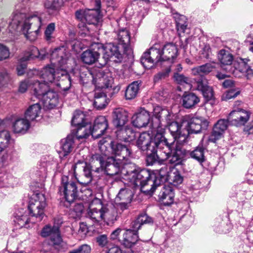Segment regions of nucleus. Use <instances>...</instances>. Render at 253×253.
<instances>
[{
  "label": "nucleus",
  "instance_id": "obj_20",
  "mask_svg": "<svg viewBox=\"0 0 253 253\" xmlns=\"http://www.w3.org/2000/svg\"><path fill=\"white\" fill-rule=\"evenodd\" d=\"M251 113L241 108L234 110L229 114L228 119L232 125L236 126H244L249 121Z\"/></svg>",
  "mask_w": 253,
  "mask_h": 253
},
{
  "label": "nucleus",
  "instance_id": "obj_1",
  "mask_svg": "<svg viewBox=\"0 0 253 253\" xmlns=\"http://www.w3.org/2000/svg\"><path fill=\"white\" fill-rule=\"evenodd\" d=\"M68 60V53L64 46L55 48L51 53L50 65L44 67L40 72L41 81H36L32 86L36 93L42 94L50 85H56L67 90L71 86V81L65 66Z\"/></svg>",
  "mask_w": 253,
  "mask_h": 253
},
{
  "label": "nucleus",
  "instance_id": "obj_36",
  "mask_svg": "<svg viewBox=\"0 0 253 253\" xmlns=\"http://www.w3.org/2000/svg\"><path fill=\"white\" fill-rule=\"evenodd\" d=\"M118 217L116 208L112 206L103 205L102 220L106 222H113L117 220Z\"/></svg>",
  "mask_w": 253,
  "mask_h": 253
},
{
  "label": "nucleus",
  "instance_id": "obj_58",
  "mask_svg": "<svg viewBox=\"0 0 253 253\" xmlns=\"http://www.w3.org/2000/svg\"><path fill=\"white\" fill-rule=\"evenodd\" d=\"M36 82L35 80L32 81L29 79L20 82L18 87V92L21 93H25L30 87H31L32 89L34 92L32 85L33 84Z\"/></svg>",
  "mask_w": 253,
  "mask_h": 253
},
{
  "label": "nucleus",
  "instance_id": "obj_60",
  "mask_svg": "<svg viewBox=\"0 0 253 253\" xmlns=\"http://www.w3.org/2000/svg\"><path fill=\"white\" fill-rule=\"evenodd\" d=\"M84 209V207L82 203H76L74 207L71 209V213L73 214L75 217H78L81 215Z\"/></svg>",
  "mask_w": 253,
  "mask_h": 253
},
{
  "label": "nucleus",
  "instance_id": "obj_7",
  "mask_svg": "<svg viewBox=\"0 0 253 253\" xmlns=\"http://www.w3.org/2000/svg\"><path fill=\"white\" fill-rule=\"evenodd\" d=\"M166 138L162 133L157 132L152 138L150 134L146 132L141 133L136 141V145L142 151H154L156 147H161L165 144Z\"/></svg>",
  "mask_w": 253,
  "mask_h": 253
},
{
  "label": "nucleus",
  "instance_id": "obj_32",
  "mask_svg": "<svg viewBox=\"0 0 253 253\" xmlns=\"http://www.w3.org/2000/svg\"><path fill=\"white\" fill-rule=\"evenodd\" d=\"M159 198L164 205L169 206L174 201V192L171 186L165 185L159 194Z\"/></svg>",
  "mask_w": 253,
  "mask_h": 253
},
{
  "label": "nucleus",
  "instance_id": "obj_40",
  "mask_svg": "<svg viewBox=\"0 0 253 253\" xmlns=\"http://www.w3.org/2000/svg\"><path fill=\"white\" fill-rule=\"evenodd\" d=\"M146 52L149 54L150 57H151L156 64L162 61H164L163 60L162 46L159 43L155 44Z\"/></svg>",
  "mask_w": 253,
  "mask_h": 253
},
{
  "label": "nucleus",
  "instance_id": "obj_64",
  "mask_svg": "<svg viewBox=\"0 0 253 253\" xmlns=\"http://www.w3.org/2000/svg\"><path fill=\"white\" fill-rule=\"evenodd\" d=\"M126 252L123 253L119 247L111 245L107 247L102 253H126Z\"/></svg>",
  "mask_w": 253,
  "mask_h": 253
},
{
  "label": "nucleus",
  "instance_id": "obj_30",
  "mask_svg": "<svg viewBox=\"0 0 253 253\" xmlns=\"http://www.w3.org/2000/svg\"><path fill=\"white\" fill-rule=\"evenodd\" d=\"M128 112L123 108L115 109L112 114L113 123L119 128L123 127L128 121Z\"/></svg>",
  "mask_w": 253,
  "mask_h": 253
},
{
  "label": "nucleus",
  "instance_id": "obj_10",
  "mask_svg": "<svg viewBox=\"0 0 253 253\" xmlns=\"http://www.w3.org/2000/svg\"><path fill=\"white\" fill-rule=\"evenodd\" d=\"M106 141L100 140L99 142V147L101 154L96 153L93 155L89 159V167L97 172L102 171L105 160L110 152L107 149L105 145Z\"/></svg>",
  "mask_w": 253,
  "mask_h": 253
},
{
  "label": "nucleus",
  "instance_id": "obj_13",
  "mask_svg": "<svg viewBox=\"0 0 253 253\" xmlns=\"http://www.w3.org/2000/svg\"><path fill=\"white\" fill-rule=\"evenodd\" d=\"M41 235L43 237L49 236V245L58 251L60 250L63 245L58 226L51 227L48 225H46L42 229Z\"/></svg>",
  "mask_w": 253,
  "mask_h": 253
},
{
  "label": "nucleus",
  "instance_id": "obj_52",
  "mask_svg": "<svg viewBox=\"0 0 253 253\" xmlns=\"http://www.w3.org/2000/svg\"><path fill=\"white\" fill-rule=\"evenodd\" d=\"M214 230L219 233H227L232 228L231 225L223 222L220 218L217 219L213 225Z\"/></svg>",
  "mask_w": 253,
  "mask_h": 253
},
{
  "label": "nucleus",
  "instance_id": "obj_57",
  "mask_svg": "<svg viewBox=\"0 0 253 253\" xmlns=\"http://www.w3.org/2000/svg\"><path fill=\"white\" fill-rule=\"evenodd\" d=\"M55 25L54 23H51L47 26L45 32V39L48 42H52L54 41V37L53 34L55 31Z\"/></svg>",
  "mask_w": 253,
  "mask_h": 253
},
{
  "label": "nucleus",
  "instance_id": "obj_42",
  "mask_svg": "<svg viewBox=\"0 0 253 253\" xmlns=\"http://www.w3.org/2000/svg\"><path fill=\"white\" fill-rule=\"evenodd\" d=\"M171 13L175 20L176 28L179 34L184 33L187 27L185 16L179 14L174 10H171Z\"/></svg>",
  "mask_w": 253,
  "mask_h": 253
},
{
  "label": "nucleus",
  "instance_id": "obj_28",
  "mask_svg": "<svg viewBox=\"0 0 253 253\" xmlns=\"http://www.w3.org/2000/svg\"><path fill=\"white\" fill-rule=\"evenodd\" d=\"M132 198V192L127 188L121 189L118 194L116 201L119 202L118 208L122 211L127 208L128 204L130 203Z\"/></svg>",
  "mask_w": 253,
  "mask_h": 253
},
{
  "label": "nucleus",
  "instance_id": "obj_15",
  "mask_svg": "<svg viewBox=\"0 0 253 253\" xmlns=\"http://www.w3.org/2000/svg\"><path fill=\"white\" fill-rule=\"evenodd\" d=\"M95 46L97 50L100 51V53H102L103 61L100 64L101 66L106 65L109 59L113 57L120 59L122 58V55L119 50L118 47L112 43H108L104 46L100 43H95Z\"/></svg>",
  "mask_w": 253,
  "mask_h": 253
},
{
  "label": "nucleus",
  "instance_id": "obj_17",
  "mask_svg": "<svg viewBox=\"0 0 253 253\" xmlns=\"http://www.w3.org/2000/svg\"><path fill=\"white\" fill-rule=\"evenodd\" d=\"M44 55L45 54L43 51H39L38 48L35 46L30 47L28 50L20 58L21 63L17 67L18 75L21 76L24 74L27 67L26 64L24 63L25 62L33 59L34 58H39L41 59H43Z\"/></svg>",
  "mask_w": 253,
  "mask_h": 253
},
{
  "label": "nucleus",
  "instance_id": "obj_31",
  "mask_svg": "<svg viewBox=\"0 0 253 253\" xmlns=\"http://www.w3.org/2000/svg\"><path fill=\"white\" fill-rule=\"evenodd\" d=\"M10 137V134L8 131L2 130L0 132V162L4 163L8 158L5 148Z\"/></svg>",
  "mask_w": 253,
  "mask_h": 253
},
{
  "label": "nucleus",
  "instance_id": "obj_22",
  "mask_svg": "<svg viewBox=\"0 0 253 253\" xmlns=\"http://www.w3.org/2000/svg\"><path fill=\"white\" fill-rule=\"evenodd\" d=\"M249 59L247 58H239L237 63H234V69L228 70V72L232 73L234 76L241 78L243 76H247L252 73L250 67L248 64Z\"/></svg>",
  "mask_w": 253,
  "mask_h": 253
},
{
  "label": "nucleus",
  "instance_id": "obj_9",
  "mask_svg": "<svg viewBox=\"0 0 253 253\" xmlns=\"http://www.w3.org/2000/svg\"><path fill=\"white\" fill-rule=\"evenodd\" d=\"M46 206V199L44 194L41 193H34L29 201L28 210L32 216L41 221L44 216Z\"/></svg>",
  "mask_w": 253,
  "mask_h": 253
},
{
  "label": "nucleus",
  "instance_id": "obj_19",
  "mask_svg": "<svg viewBox=\"0 0 253 253\" xmlns=\"http://www.w3.org/2000/svg\"><path fill=\"white\" fill-rule=\"evenodd\" d=\"M103 205L101 201L94 198L90 203L87 211L86 217L94 222L102 220Z\"/></svg>",
  "mask_w": 253,
  "mask_h": 253
},
{
  "label": "nucleus",
  "instance_id": "obj_48",
  "mask_svg": "<svg viewBox=\"0 0 253 253\" xmlns=\"http://www.w3.org/2000/svg\"><path fill=\"white\" fill-rule=\"evenodd\" d=\"M106 95L102 91L96 90L94 93V106L97 109H102L106 105Z\"/></svg>",
  "mask_w": 253,
  "mask_h": 253
},
{
  "label": "nucleus",
  "instance_id": "obj_50",
  "mask_svg": "<svg viewBox=\"0 0 253 253\" xmlns=\"http://www.w3.org/2000/svg\"><path fill=\"white\" fill-rule=\"evenodd\" d=\"M139 83L138 81H134L129 84L126 90L125 97L127 100H131L134 98L138 92Z\"/></svg>",
  "mask_w": 253,
  "mask_h": 253
},
{
  "label": "nucleus",
  "instance_id": "obj_35",
  "mask_svg": "<svg viewBox=\"0 0 253 253\" xmlns=\"http://www.w3.org/2000/svg\"><path fill=\"white\" fill-rule=\"evenodd\" d=\"M74 139V136L70 135L61 140V150L59 152L60 157L68 155L73 151L75 146Z\"/></svg>",
  "mask_w": 253,
  "mask_h": 253
},
{
  "label": "nucleus",
  "instance_id": "obj_11",
  "mask_svg": "<svg viewBox=\"0 0 253 253\" xmlns=\"http://www.w3.org/2000/svg\"><path fill=\"white\" fill-rule=\"evenodd\" d=\"M95 9H87L85 10H79L76 11L77 18L81 21L79 24V27H84L85 22L88 24H95L98 20L99 9L101 7V2L99 0H96Z\"/></svg>",
  "mask_w": 253,
  "mask_h": 253
},
{
  "label": "nucleus",
  "instance_id": "obj_47",
  "mask_svg": "<svg viewBox=\"0 0 253 253\" xmlns=\"http://www.w3.org/2000/svg\"><path fill=\"white\" fill-rule=\"evenodd\" d=\"M167 181L174 186H177L183 181V177L179 171L174 168L169 169V178Z\"/></svg>",
  "mask_w": 253,
  "mask_h": 253
},
{
  "label": "nucleus",
  "instance_id": "obj_27",
  "mask_svg": "<svg viewBox=\"0 0 253 253\" xmlns=\"http://www.w3.org/2000/svg\"><path fill=\"white\" fill-rule=\"evenodd\" d=\"M229 121L228 119H220L214 125L212 131L209 137V141L215 143L219 139L227 128Z\"/></svg>",
  "mask_w": 253,
  "mask_h": 253
},
{
  "label": "nucleus",
  "instance_id": "obj_43",
  "mask_svg": "<svg viewBox=\"0 0 253 253\" xmlns=\"http://www.w3.org/2000/svg\"><path fill=\"white\" fill-rule=\"evenodd\" d=\"M215 63L212 62L197 66L192 69V73L195 76L202 77L212 71L215 68Z\"/></svg>",
  "mask_w": 253,
  "mask_h": 253
},
{
  "label": "nucleus",
  "instance_id": "obj_54",
  "mask_svg": "<svg viewBox=\"0 0 253 253\" xmlns=\"http://www.w3.org/2000/svg\"><path fill=\"white\" fill-rule=\"evenodd\" d=\"M63 4V0H46L44 2V7L49 13L58 10Z\"/></svg>",
  "mask_w": 253,
  "mask_h": 253
},
{
  "label": "nucleus",
  "instance_id": "obj_59",
  "mask_svg": "<svg viewBox=\"0 0 253 253\" xmlns=\"http://www.w3.org/2000/svg\"><path fill=\"white\" fill-rule=\"evenodd\" d=\"M141 63L145 68L148 69L151 68L154 64H156L152 58L150 57L149 54L146 52L143 53L141 58Z\"/></svg>",
  "mask_w": 253,
  "mask_h": 253
},
{
  "label": "nucleus",
  "instance_id": "obj_8",
  "mask_svg": "<svg viewBox=\"0 0 253 253\" xmlns=\"http://www.w3.org/2000/svg\"><path fill=\"white\" fill-rule=\"evenodd\" d=\"M181 124L187 130V135L190 133L197 134L203 129H206L209 126L208 121L205 118L187 115L183 116L181 119Z\"/></svg>",
  "mask_w": 253,
  "mask_h": 253
},
{
  "label": "nucleus",
  "instance_id": "obj_29",
  "mask_svg": "<svg viewBox=\"0 0 253 253\" xmlns=\"http://www.w3.org/2000/svg\"><path fill=\"white\" fill-rule=\"evenodd\" d=\"M100 52L95 46V43H93L90 48L84 51L81 54V59L83 62L88 65H91L95 63L98 59Z\"/></svg>",
  "mask_w": 253,
  "mask_h": 253
},
{
  "label": "nucleus",
  "instance_id": "obj_62",
  "mask_svg": "<svg viewBox=\"0 0 253 253\" xmlns=\"http://www.w3.org/2000/svg\"><path fill=\"white\" fill-rule=\"evenodd\" d=\"M10 81V76L6 72L0 73V87L6 86Z\"/></svg>",
  "mask_w": 253,
  "mask_h": 253
},
{
  "label": "nucleus",
  "instance_id": "obj_51",
  "mask_svg": "<svg viewBox=\"0 0 253 253\" xmlns=\"http://www.w3.org/2000/svg\"><path fill=\"white\" fill-rule=\"evenodd\" d=\"M83 167L84 168L83 174L79 178H77L76 179L80 183L86 185L89 184L92 181L91 168L86 164Z\"/></svg>",
  "mask_w": 253,
  "mask_h": 253
},
{
  "label": "nucleus",
  "instance_id": "obj_24",
  "mask_svg": "<svg viewBox=\"0 0 253 253\" xmlns=\"http://www.w3.org/2000/svg\"><path fill=\"white\" fill-rule=\"evenodd\" d=\"M108 126L106 118L104 116H99L95 120L92 129L90 126L87 129L90 130L89 135L91 134L94 138H98L104 133Z\"/></svg>",
  "mask_w": 253,
  "mask_h": 253
},
{
  "label": "nucleus",
  "instance_id": "obj_12",
  "mask_svg": "<svg viewBox=\"0 0 253 253\" xmlns=\"http://www.w3.org/2000/svg\"><path fill=\"white\" fill-rule=\"evenodd\" d=\"M92 82L98 88L111 87L113 84V78L108 69L101 68L94 69L91 73Z\"/></svg>",
  "mask_w": 253,
  "mask_h": 253
},
{
  "label": "nucleus",
  "instance_id": "obj_4",
  "mask_svg": "<svg viewBox=\"0 0 253 253\" xmlns=\"http://www.w3.org/2000/svg\"><path fill=\"white\" fill-rule=\"evenodd\" d=\"M102 171L111 176L120 173L122 178L125 181L126 184L132 188L136 187L132 179H127L132 173L137 172V168L133 163L125 162L122 161L120 158L108 155L105 160Z\"/></svg>",
  "mask_w": 253,
  "mask_h": 253
},
{
  "label": "nucleus",
  "instance_id": "obj_63",
  "mask_svg": "<svg viewBox=\"0 0 253 253\" xmlns=\"http://www.w3.org/2000/svg\"><path fill=\"white\" fill-rule=\"evenodd\" d=\"M91 248L87 244H84L80 246L78 249L71 251L70 253H90Z\"/></svg>",
  "mask_w": 253,
  "mask_h": 253
},
{
  "label": "nucleus",
  "instance_id": "obj_46",
  "mask_svg": "<svg viewBox=\"0 0 253 253\" xmlns=\"http://www.w3.org/2000/svg\"><path fill=\"white\" fill-rule=\"evenodd\" d=\"M182 105L186 108H191L200 101L199 98L193 93L184 94L182 96Z\"/></svg>",
  "mask_w": 253,
  "mask_h": 253
},
{
  "label": "nucleus",
  "instance_id": "obj_14",
  "mask_svg": "<svg viewBox=\"0 0 253 253\" xmlns=\"http://www.w3.org/2000/svg\"><path fill=\"white\" fill-rule=\"evenodd\" d=\"M85 115L81 111L77 110L75 112L71 124L77 127L76 137L79 140L86 138L89 136L90 130L85 126Z\"/></svg>",
  "mask_w": 253,
  "mask_h": 253
},
{
  "label": "nucleus",
  "instance_id": "obj_34",
  "mask_svg": "<svg viewBox=\"0 0 253 253\" xmlns=\"http://www.w3.org/2000/svg\"><path fill=\"white\" fill-rule=\"evenodd\" d=\"M135 231L131 229H126L121 243L126 247L129 248L134 246L138 240V236Z\"/></svg>",
  "mask_w": 253,
  "mask_h": 253
},
{
  "label": "nucleus",
  "instance_id": "obj_3",
  "mask_svg": "<svg viewBox=\"0 0 253 253\" xmlns=\"http://www.w3.org/2000/svg\"><path fill=\"white\" fill-rule=\"evenodd\" d=\"M42 25L41 16L35 14L27 15L20 11L14 15L9 24L8 30L12 33L20 28L26 39L33 42L38 38Z\"/></svg>",
  "mask_w": 253,
  "mask_h": 253
},
{
  "label": "nucleus",
  "instance_id": "obj_5",
  "mask_svg": "<svg viewBox=\"0 0 253 253\" xmlns=\"http://www.w3.org/2000/svg\"><path fill=\"white\" fill-rule=\"evenodd\" d=\"M78 164H68L63 169L64 172L69 171L68 175H63L61 183L59 187V192L63 195L66 201L69 204L73 203L78 196V188L74 180L77 179L76 169Z\"/></svg>",
  "mask_w": 253,
  "mask_h": 253
},
{
  "label": "nucleus",
  "instance_id": "obj_49",
  "mask_svg": "<svg viewBox=\"0 0 253 253\" xmlns=\"http://www.w3.org/2000/svg\"><path fill=\"white\" fill-rule=\"evenodd\" d=\"M218 58L220 63L224 65H227L229 69H232L231 66L233 57L232 55L228 51L221 49L218 54Z\"/></svg>",
  "mask_w": 253,
  "mask_h": 253
},
{
  "label": "nucleus",
  "instance_id": "obj_26",
  "mask_svg": "<svg viewBox=\"0 0 253 253\" xmlns=\"http://www.w3.org/2000/svg\"><path fill=\"white\" fill-rule=\"evenodd\" d=\"M166 126L169 127V131L173 137L176 143L183 144L187 138V134L182 133L180 131V126L176 122L172 120L169 123H166Z\"/></svg>",
  "mask_w": 253,
  "mask_h": 253
},
{
  "label": "nucleus",
  "instance_id": "obj_39",
  "mask_svg": "<svg viewBox=\"0 0 253 253\" xmlns=\"http://www.w3.org/2000/svg\"><path fill=\"white\" fill-rule=\"evenodd\" d=\"M41 106L39 103L30 105L25 113V118L29 121H33L41 114Z\"/></svg>",
  "mask_w": 253,
  "mask_h": 253
},
{
  "label": "nucleus",
  "instance_id": "obj_44",
  "mask_svg": "<svg viewBox=\"0 0 253 253\" xmlns=\"http://www.w3.org/2000/svg\"><path fill=\"white\" fill-rule=\"evenodd\" d=\"M197 89L202 92L204 96L207 99L210 100L213 97V91L211 87L207 84L205 79H201L197 83Z\"/></svg>",
  "mask_w": 253,
  "mask_h": 253
},
{
  "label": "nucleus",
  "instance_id": "obj_6",
  "mask_svg": "<svg viewBox=\"0 0 253 253\" xmlns=\"http://www.w3.org/2000/svg\"><path fill=\"white\" fill-rule=\"evenodd\" d=\"M174 120V114L169 110L159 106L153 109V118L151 126L154 131L162 133L166 126V123Z\"/></svg>",
  "mask_w": 253,
  "mask_h": 253
},
{
  "label": "nucleus",
  "instance_id": "obj_56",
  "mask_svg": "<svg viewBox=\"0 0 253 253\" xmlns=\"http://www.w3.org/2000/svg\"><path fill=\"white\" fill-rule=\"evenodd\" d=\"M117 39L120 44L127 45L130 42V36L128 31L123 29L117 33Z\"/></svg>",
  "mask_w": 253,
  "mask_h": 253
},
{
  "label": "nucleus",
  "instance_id": "obj_38",
  "mask_svg": "<svg viewBox=\"0 0 253 253\" xmlns=\"http://www.w3.org/2000/svg\"><path fill=\"white\" fill-rule=\"evenodd\" d=\"M29 121L26 118L17 119L13 125V131L17 133H25L30 126Z\"/></svg>",
  "mask_w": 253,
  "mask_h": 253
},
{
  "label": "nucleus",
  "instance_id": "obj_61",
  "mask_svg": "<svg viewBox=\"0 0 253 253\" xmlns=\"http://www.w3.org/2000/svg\"><path fill=\"white\" fill-rule=\"evenodd\" d=\"M174 78L178 84H187L189 87H191L190 84V80L184 76L183 75L176 73L174 75Z\"/></svg>",
  "mask_w": 253,
  "mask_h": 253
},
{
  "label": "nucleus",
  "instance_id": "obj_23",
  "mask_svg": "<svg viewBox=\"0 0 253 253\" xmlns=\"http://www.w3.org/2000/svg\"><path fill=\"white\" fill-rule=\"evenodd\" d=\"M166 142L170 150L168 154V159L170 158V163L177 165L181 162L182 154V145L183 144L176 143L175 141L169 142L166 138Z\"/></svg>",
  "mask_w": 253,
  "mask_h": 253
},
{
  "label": "nucleus",
  "instance_id": "obj_16",
  "mask_svg": "<svg viewBox=\"0 0 253 253\" xmlns=\"http://www.w3.org/2000/svg\"><path fill=\"white\" fill-rule=\"evenodd\" d=\"M103 139L106 142L105 145L107 147V149L112 154L115 155L114 158H120L122 161L127 162V158L131 154L130 150L127 146L115 141H111L109 143L106 140Z\"/></svg>",
  "mask_w": 253,
  "mask_h": 253
},
{
  "label": "nucleus",
  "instance_id": "obj_21",
  "mask_svg": "<svg viewBox=\"0 0 253 253\" xmlns=\"http://www.w3.org/2000/svg\"><path fill=\"white\" fill-rule=\"evenodd\" d=\"M49 88L46 90H44L43 93L39 95L34 91V95L40 99H42L44 107L46 109H52L56 106L58 103V97L57 93L50 90Z\"/></svg>",
  "mask_w": 253,
  "mask_h": 253
},
{
  "label": "nucleus",
  "instance_id": "obj_2",
  "mask_svg": "<svg viewBox=\"0 0 253 253\" xmlns=\"http://www.w3.org/2000/svg\"><path fill=\"white\" fill-rule=\"evenodd\" d=\"M170 169L171 168L164 166L155 172H151L148 169L137 168V172L132 173L127 179H132L142 192L151 194L157 187L167 181Z\"/></svg>",
  "mask_w": 253,
  "mask_h": 253
},
{
  "label": "nucleus",
  "instance_id": "obj_18",
  "mask_svg": "<svg viewBox=\"0 0 253 253\" xmlns=\"http://www.w3.org/2000/svg\"><path fill=\"white\" fill-rule=\"evenodd\" d=\"M151 153L149 154L146 158L147 164L148 165H153L157 162L162 163L168 160V155L170 152L169 147L165 144L160 148L156 147L154 151L150 150Z\"/></svg>",
  "mask_w": 253,
  "mask_h": 253
},
{
  "label": "nucleus",
  "instance_id": "obj_53",
  "mask_svg": "<svg viewBox=\"0 0 253 253\" xmlns=\"http://www.w3.org/2000/svg\"><path fill=\"white\" fill-rule=\"evenodd\" d=\"M36 174L42 178H45L46 176L47 171L51 169V166L49 162L42 160L38 164Z\"/></svg>",
  "mask_w": 253,
  "mask_h": 253
},
{
  "label": "nucleus",
  "instance_id": "obj_55",
  "mask_svg": "<svg viewBox=\"0 0 253 253\" xmlns=\"http://www.w3.org/2000/svg\"><path fill=\"white\" fill-rule=\"evenodd\" d=\"M205 149L202 146L197 147L190 153L191 158L202 163L205 161Z\"/></svg>",
  "mask_w": 253,
  "mask_h": 253
},
{
  "label": "nucleus",
  "instance_id": "obj_37",
  "mask_svg": "<svg viewBox=\"0 0 253 253\" xmlns=\"http://www.w3.org/2000/svg\"><path fill=\"white\" fill-rule=\"evenodd\" d=\"M163 60H169L174 59L177 55V48L172 43H168L162 47Z\"/></svg>",
  "mask_w": 253,
  "mask_h": 253
},
{
  "label": "nucleus",
  "instance_id": "obj_25",
  "mask_svg": "<svg viewBox=\"0 0 253 253\" xmlns=\"http://www.w3.org/2000/svg\"><path fill=\"white\" fill-rule=\"evenodd\" d=\"M149 112L144 108H140L132 117V123L133 125L138 128L145 127L150 124L151 126V122H150Z\"/></svg>",
  "mask_w": 253,
  "mask_h": 253
},
{
  "label": "nucleus",
  "instance_id": "obj_33",
  "mask_svg": "<svg viewBox=\"0 0 253 253\" xmlns=\"http://www.w3.org/2000/svg\"><path fill=\"white\" fill-rule=\"evenodd\" d=\"M116 135L118 138L125 141H131L136 137V133L132 128L127 126L117 128Z\"/></svg>",
  "mask_w": 253,
  "mask_h": 253
},
{
  "label": "nucleus",
  "instance_id": "obj_45",
  "mask_svg": "<svg viewBox=\"0 0 253 253\" xmlns=\"http://www.w3.org/2000/svg\"><path fill=\"white\" fill-rule=\"evenodd\" d=\"M152 222V218L146 214H140L131 223V228L132 229H131L137 233L138 230L143 224L151 223Z\"/></svg>",
  "mask_w": 253,
  "mask_h": 253
},
{
  "label": "nucleus",
  "instance_id": "obj_41",
  "mask_svg": "<svg viewBox=\"0 0 253 253\" xmlns=\"http://www.w3.org/2000/svg\"><path fill=\"white\" fill-rule=\"evenodd\" d=\"M14 221L20 227L28 228L29 227L28 224L30 218L24 209H20L15 213Z\"/></svg>",
  "mask_w": 253,
  "mask_h": 253
}]
</instances>
